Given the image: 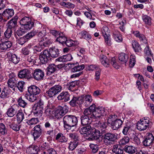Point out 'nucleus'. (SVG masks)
<instances>
[{
	"label": "nucleus",
	"instance_id": "obj_4",
	"mask_svg": "<svg viewBox=\"0 0 154 154\" xmlns=\"http://www.w3.org/2000/svg\"><path fill=\"white\" fill-rule=\"evenodd\" d=\"M100 58L102 64L105 67H109L111 65L116 69L119 68V66L117 64L115 57H112L108 59L107 57L103 55L100 56Z\"/></svg>",
	"mask_w": 154,
	"mask_h": 154
},
{
	"label": "nucleus",
	"instance_id": "obj_60",
	"mask_svg": "<svg viewBox=\"0 0 154 154\" xmlns=\"http://www.w3.org/2000/svg\"><path fill=\"white\" fill-rule=\"evenodd\" d=\"M90 146L92 152L93 153H95L97 152L99 148L97 145L92 144L90 145Z\"/></svg>",
	"mask_w": 154,
	"mask_h": 154
},
{
	"label": "nucleus",
	"instance_id": "obj_50",
	"mask_svg": "<svg viewBox=\"0 0 154 154\" xmlns=\"http://www.w3.org/2000/svg\"><path fill=\"white\" fill-rule=\"evenodd\" d=\"M8 29H12L17 26V20H10L8 23Z\"/></svg>",
	"mask_w": 154,
	"mask_h": 154
},
{
	"label": "nucleus",
	"instance_id": "obj_19",
	"mask_svg": "<svg viewBox=\"0 0 154 154\" xmlns=\"http://www.w3.org/2000/svg\"><path fill=\"white\" fill-rule=\"evenodd\" d=\"M81 96L79 97L73 96L69 103L70 106L72 107L76 106L78 105H81V103H82L81 101Z\"/></svg>",
	"mask_w": 154,
	"mask_h": 154
},
{
	"label": "nucleus",
	"instance_id": "obj_42",
	"mask_svg": "<svg viewBox=\"0 0 154 154\" xmlns=\"http://www.w3.org/2000/svg\"><path fill=\"white\" fill-rule=\"evenodd\" d=\"M66 39V37L63 33H61L56 39V41L63 45L64 44Z\"/></svg>",
	"mask_w": 154,
	"mask_h": 154
},
{
	"label": "nucleus",
	"instance_id": "obj_30",
	"mask_svg": "<svg viewBox=\"0 0 154 154\" xmlns=\"http://www.w3.org/2000/svg\"><path fill=\"white\" fill-rule=\"evenodd\" d=\"M14 14V11L13 9H7L2 13V16L5 18L8 19L13 16Z\"/></svg>",
	"mask_w": 154,
	"mask_h": 154
},
{
	"label": "nucleus",
	"instance_id": "obj_63",
	"mask_svg": "<svg viewBox=\"0 0 154 154\" xmlns=\"http://www.w3.org/2000/svg\"><path fill=\"white\" fill-rule=\"evenodd\" d=\"M27 41V40L25 36H24L18 39L17 40V42L18 44L21 45H23Z\"/></svg>",
	"mask_w": 154,
	"mask_h": 154
},
{
	"label": "nucleus",
	"instance_id": "obj_29",
	"mask_svg": "<svg viewBox=\"0 0 154 154\" xmlns=\"http://www.w3.org/2000/svg\"><path fill=\"white\" fill-rule=\"evenodd\" d=\"M113 37L115 40L118 42H121L122 41V38L120 32L117 30H115L112 33Z\"/></svg>",
	"mask_w": 154,
	"mask_h": 154
},
{
	"label": "nucleus",
	"instance_id": "obj_15",
	"mask_svg": "<svg viewBox=\"0 0 154 154\" xmlns=\"http://www.w3.org/2000/svg\"><path fill=\"white\" fill-rule=\"evenodd\" d=\"M18 77L20 79H29L32 78L30 70L27 69H23L20 70L18 74Z\"/></svg>",
	"mask_w": 154,
	"mask_h": 154
},
{
	"label": "nucleus",
	"instance_id": "obj_1",
	"mask_svg": "<svg viewBox=\"0 0 154 154\" xmlns=\"http://www.w3.org/2000/svg\"><path fill=\"white\" fill-rule=\"evenodd\" d=\"M105 112V109L101 106L96 107L94 104H92L88 108L85 109L83 112L84 115L92 119L100 118Z\"/></svg>",
	"mask_w": 154,
	"mask_h": 154
},
{
	"label": "nucleus",
	"instance_id": "obj_58",
	"mask_svg": "<svg viewBox=\"0 0 154 154\" xmlns=\"http://www.w3.org/2000/svg\"><path fill=\"white\" fill-rule=\"evenodd\" d=\"M38 122V120L37 118H32L28 120L26 123L29 125H33L37 124Z\"/></svg>",
	"mask_w": 154,
	"mask_h": 154
},
{
	"label": "nucleus",
	"instance_id": "obj_34",
	"mask_svg": "<svg viewBox=\"0 0 154 154\" xmlns=\"http://www.w3.org/2000/svg\"><path fill=\"white\" fill-rule=\"evenodd\" d=\"M56 140L61 143H66L68 140V139L61 133H59L56 135Z\"/></svg>",
	"mask_w": 154,
	"mask_h": 154
},
{
	"label": "nucleus",
	"instance_id": "obj_9",
	"mask_svg": "<svg viewBox=\"0 0 154 154\" xmlns=\"http://www.w3.org/2000/svg\"><path fill=\"white\" fill-rule=\"evenodd\" d=\"M81 105H83L84 106L88 107L89 106L93 101V98L92 96L89 94L86 95H82Z\"/></svg>",
	"mask_w": 154,
	"mask_h": 154
},
{
	"label": "nucleus",
	"instance_id": "obj_38",
	"mask_svg": "<svg viewBox=\"0 0 154 154\" xmlns=\"http://www.w3.org/2000/svg\"><path fill=\"white\" fill-rule=\"evenodd\" d=\"M124 150L126 152L131 154L135 153L136 151L135 147L132 146H125Z\"/></svg>",
	"mask_w": 154,
	"mask_h": 154
},
{
	"label": "nucleus",
	"instance_id": "obj_18",
	"mask_svg": "<svg viewBox=\"0 0 154 154\" xmlns=\"http://www.w3.org/2000/svg\"><path fill=\"white\" fill-rule=\"evenodd\" d=\"M44 72L40 69H36L33 73V78L37 80H40L43 79L44 76Z\"/></svg>",
	"mask_w": 154,
	"mask_h": 154
},
{
	"label": "nucleus",
	"instance_id": "obj_51",
	"mask_svg": "<svg viewBox=\"0 0 154 154\" xmlns=\"http://www.w3.org/2000/svg\"><path fill=\"white\" fill-rule=\"evenodd\" d=\"M116 116L115 115H109L107 119V123L110 124L111 126L112 125V123L116 119Z\"/></svg>",
	"mask_w": 154,
	"mask_h": 154
},
{
	"label": "nucleus",
	"instance_id": "obj_24",
	"mask_svg": "<svg viewBox=\"0 0 154 154\" xmlns=\"http://www.w3.org/2000/svg\"><path fill=\"white\" fill-rule=\"evenodd\" d=\"M133 33L136 37L139 38L141 42L145 44L147 43V41L145 35L142 34L140 33L139 31H134Z\"/></svg>",
	"mask_w": 154,
	"mask_h": 154
},
{
	"label": "nucleus",
	"instance_id": "obj_31",
	"mask_svg": "<svg viewBox=\"0 0 154 154\" xmlns=\"http://www.w3.org/2000/svg\"><path fill=\"white\" fill-rule=\"evenodd\" d=\"M112 151L116 154H125L124 153V150L122 149L121 146L118 144L113 146Z\"/></svg>",
	"mask_w": 154,
	"mask_h": 154
},
{
	"label": "nucleus",
	"instance_id": "obj_32",
	"mask_svg": "<svg viewBox=\"0 0 154 154\" xmlns=\"http://www.w3.org/2000/svg\"><path fill=\"white\" fill-rule=\"evenodd\" d=\"M81 128L79 132L82 134H89L91 133V131L92 129L90 125H87Z\"/></svg>",
	"mask_w": 154,
	"mask_h": 154
},
{
	"label": "nucleus",
	"instance_id": "obj_23",
	"mask_svg": "<svg viewBox=\"0 0 154 154\" xmlns=\"http://www.w3.org/2000/svg\"><path fill=\"white\" fill-rule=\"evenodd\" d=\"M123 122L121 119H116L111 126V128L113 130H117L122 127Z\"/></svg>",
	"mask_w": 154,
	"mask_h": 154
},
{
	"label": "nucleus",
	"instance_id": "obj_59",
	"mask_svg": "<svg viewBox=\"0 0 154 154\" xmlns=\"http://www.w3.org/2000/svg\"><path fill=\"white\" fill-rule=\"evenodd\" d=\"M77 50L79 51L77 53V55L79 56L80 57H83V54L85 53V49L83 48H77Z\"/></svg>",
	"mask_w": 154,
	"mask_h": 154
},
{
	"label": "nucleus",
	"instance_id": "obj_5",
	"mask_svg": "<svg viewBox=\"0 0 154 154\" xmlns=\"http://www.w3.org/2000/svg\"><path fill=\"white\" fill-rule=\"evenodd\" d=\"M118 135L116 134L107 133L103 135V141L107 145L113 144L118 139Z\"/></svg>",
	"mask_w": 154,
	"mask_h": 154
},
{
	"label": "nucleus",
	"instance_id": "obj_57",
	"mask_svg": "<svg viewBox=\"0 0 154 154\" xmlns=\"http://www.w3.org/2000/svg\"><path fill=\"white\" fill-rule=\"evenodd\" d=\"M42 154H57L56 151L53 148H50L43 151Z\"/></svg>",
	"mask_w": 154,
	"mask_h": 154
},
{
	"label": "nucleus",
	"instance_id": "obj_14",
	"mask_svg": "<svg viewBox=\"0 0 154 154\" xmlns=\"http://www.w3.org/2000/svg\"><path fill=\"white\" fill-rule=\"evenodd\" d=\"M154 140V137L151 133H146L145 138L143 141V145L145 146H149L152 144Z\"/></svg>",
	"mask_w": 154,
	"mask_h": 154
},
{
	"label": "nucleus",
	"instance_id": "obj_21",
	"mask_svg": "<svg viewBox=\"0 0 154 154\" xmlns=\"http://www.w3.org/2000/svg\"><path fill=\"white\" fill-rule=\"evenodd\" d=\"M70 95L68 92H63L58 96L57 98L59 100H62L63 101L66 102L70 100Z\"/></svg>",
	"mask_w": 154,
	"mask_h": 154
},
{
	"label": "nucleus",
	"instance_id": "obj_45",
	"mask_svg": "<svg viewBox=\"0 0 154 154\" xmlns=\"http://www.w3.org/2000/svg\"><path fill=\"white\" fill-rule=\"evenodd\" d=\"M17 102L20 106L23 108L26 107L28 104L27 102L22 97L18 99Z\"/></svg>",
	"mask_w": 154,
	"mask_h": 154
},
{
	"label": "nucleus",
	"instance_id": "obj_20",
	"mask_svg": "<svg viewBox=\"0 0 154 154\" xmlns=\"http://www.w3.org/2000/svg\"><path fill=\"white\" fill-rule=\"evenodd\" d=\"M26 20H20V23L21 25L24 26V28L29 30L34 26V23L31 20L26 21Z\"/></svg>",
	"mask_w": 154,
	"mask_h": 154
},
{
	"label": "nucleus",
	"instance_id": "obj_41",
	"mask_svg": "<svg viewBox=\"0 0 154 154\" xmlns=\"http://www.w3.org/2000/svg\"><path fill=\"white\" fill-rule=\"evenodd\" d=\"M10 96V93L9 91L4 89L2 91L0 95V97L4 100L9 98Z\"/></svg>",
	"mask_w": 154,
	"mask_h": 154
},
{
	"label": "nucleus",
	"instance_id": "obj_27",
	"mask_svg": "<svg viewBox=\"0 0 154 154\" xmlns=\"http://www.w3.org/2000/svg\"><path fill=\"white\" fill-rule=\"evenodd\" d=\"M46 70L47 75H50L57 71V68L56 65L54 64H50L47 67Z\"/></svg>",
	"mask_w": 154,
	"mask_h": 154
},
{
	"label": "nucleus",
	"instance_id": "obj_28",
	"mask_svg": "<svg viewBox=\"0 0 154 154\" xmlns=\"http://www.w3.org/2000/svg\"><path fill=\"white\" fill-rule=\"evenodd\" d=\"M144 122L142 121L141 120L137 122L136 125L137 128L140 131H144L149 128L147 124H145Z\"/></svg>",
	"mask_w": 154,
	"mask_h": 154
},
{
	"label": "nucleus",
	"instance_id": "obj_61",
	"mask_svg": "<svg viewBox=\"0 0 154 154\" xmlns=\"http://www.w3.org/2000/svg\"><path fill=\"white\" fill-rule=\"evenodd\" d=\"M144 52L145 54L147 56L152 57L153 56V54L152 53L150 49H149L148 46H146L144 49Z\"/></svg>",
	"mask_w": 154,
	"mask_h": 154
},
{
	"label": "nucleus",
	"instance_id": "obj_40",
	"mask_svg": "<svg viewBox=\"0 0 154 154\" xmlns=\"http://www.w3.org/2000/svg\"><path fill=\"white\" fill-rule=\"evenodd\" d=\"M32 44L30 43L27 46L23 48L22 49L21 51L23 54L25 55H28L30 53V51L29 49H30L32 48Z\"/></svg>",
	"mask_w": 154,
	"mask_h": 154
},
{
	"label": "nucleus",
	"instance_id": "obj_43",
	"mask_svg": "<svg viewBox=\"0 0 154 154\" xmlns=\"http://www.w3.org/2000/svg\"><path fill=\"white\" fill-rule=\"evenodd\" d=\"M80 34H81V37L82 38L86 39L87 40H90L91 38V34L85 31H82Z\"/></svg>",
	"mask_w": 154,
	"mask_h": 154
},
{
	"label": "nucleus",
	"instance_id": "obj_8",
	"mask_svg": "<svg viewBox=\"0 0 154 154\" xmlns=\"http://www.w3.org/2000/svg\"><path fill=\"white\" fill-rule=\"evenodd\" d=\"M62 87L59 85H56L51 88L46 92V94L50 97H52L62 90Z\"/></svg>",
	"mask_w": 154,
	"mask_h": 154
},
{
	"label": "nucleus",
	"instance_id": "obj_35",
	"mask_svg": "<svg viewBox=\"0 0 154 154\" xmlns=\"http://www.w3.org/2000/svg\"><path fill=\"white\" fill-rule=\"evenodd\" d=\"M46 33V29L45 28H43L42 31L40 32L38 34V36L39 38H41L40 42L42 41H45L47 40H49L51 42V41L50 40H48V39H47V37H45V35Z\"/></svg>",
	"mask_w": 154,
	"mask_h": 154
},
{
	"label": "nucleus",
	"instance_id": "obj_33",
	"mask_svg": "<svg viewBox=\"0 0 154 154\" xmlns=\"http://www.w3.org/2000/svg\"><path fill=\"white\" fill-rule=\"evenodd\" d=\"M132 45L135 52H139L141 51L142 48L137 41L135 40L132 41Z\"/></svg>",
	"mask_w": 154,
	"mask_h": 154
},
{
	"label": "nucleus",
	"instance_id": "obj_3",
	"mask_svg": "<svg viewBox=\"0 0 154 154\" xmlns=\"http://www.w3.org/2000/svg\"><path fill=\"white\" fill-rule=\"evenodd\" d=\"M63 126L65 128L70 129L76 125L78 122L77 117L72 115H66L63 119Z\"/></svg>",
	"mask_w": 154,
	"mask_h": 154
},
{
	"label": "nucleus",
	"instance_id": "obj_17",
	"mask_svg": "<svg viewBox=\"0 0 154 154\" xmlns=\"http://www.w3.org/2000/svg\"><path fill=\"white\" fill-rule=\"evenodd\" d=\"M12 43L9 41H4V39L0 40V49L3 51H6L12 46Z\"/></svg>",
	"mask_w": 154,
	"mask_h": 154
},
{
	"label": "nucleus",
	"instance_id": "obj_12",
	"mask_svg": "<svg viewBox=\"0 0 154 154\" xmlns=\"http://www.w3.org/2000/svg\"><path fill=\"white\" fill-rule=\"evenodd\" d=\"M51 43V42L49 40H47L45 41H42L40 42V46H39L35 45L34 46H32V48L33 50L34 53H36L37 52H40L42 48L44 47L48 46L49 44Z\"/></svg>",
	"mask_w": 154,
	"mask_h": 154
},
{
	"label": "nucleus",
	"instance_id": "obj_62",
	"mask_svg": "<svg viewBox=\"0 0 154 154\" xmlns=\"http://www.w3.org/2000/svg\"><path fill=\"white\" fill-rule=\"evenodd\" d=\"M12 29L8 28L4 33L5 37L7 38H9L12 35Z\"/></svg>",
	"mask_w": 154,
	"mask_h": 154
},
{
	"label": "nucleus",
	"instance_id": "obj_36",
	"mask_svg": "<svg viewBox=\"0 0 154 154\" xmlns=\"http://www.w3.org/2000/svg\"><path fill=\"white\" fill-rule=\"evenodd\" d=\"M128 58V55L124 53H121L119 55V60L122 63H126L127 62Z\"/></svg>",
	"mask_w": 154,
	"mask_h": 154
},
{
	"label": "nucleus",
	"instance_id": "obj_37",
	"mask_svg": "<svg viewBox=\"0 0 154 154\" xmlns=\"http://www.w3.org/2000/svg\"><path fill=\"white\" fill-rule=\"evenodd\" d=\"M17 121L20 124L24 119V114L21 110H19L16 114Z\"/></svg>",
	"mask_w": 154,
	"mask_h": 154
},
{
	"label": "nucleus",
	"instance_id": "obj_53",
	"mask_svg": "<svg viewBox=\"0 0 154 154\" xmlns=\"http://www.w3.org/2000/svg\"><path fill=\"white\" fill-rule=\"evenodd\" d=\"M28 29L23 27H21L16 32L15 35H16V34H17L18 36H21L24 34Z\"/></svg>",
	"mask_w": 154,
	"mask_h": 154
},
{
	"label": "nucleus",
	"instance_id": "obj_48",
	"mask_svg": "<svg viewBox=\"0 0 154 154\" xmlns=\"http://www.w3.org/2000/svg\"><path fill=\"white\" fill-rule=\"evenodd\" d=\"M25 85V82L23 81L19 82L16 83V87H17L18 90L21 92L23 91L24 87Z\"/></svg>",
	"mask_w": 154,
	"mask_h": 154
},
{
	"label": "nucleus",
	"instance_id": "obj_46",
	"mask_svg": "<svg viewBox=\"0 0 154 154\" xmlns=\"http://www.w3.org/2000/svg\"><path fill=\"white\" fill-rule=\"evenodd\" d=\"M130 140V138L127 136H125L121 139L119 141L120 146H124L128 143Z\"/></svg>",
	"mask_w": 154,
	"mask_h": 154
},
{
	"label": "nucleus",
	"instance_id": "obj_25",
	"mask_svg": "<svg viewBox=\"0 0 154 154\" xmlns=\"http://www.w3.org/2000/svg\"><path fill=\"white\" fill-rule=\"evenodd\" d=\"M81 124L83 126L88 125L92 122L91 119L84 115L81 117Z\"/></svg>",
	"mask_w": 154,
	"mask_h": 154
},
{
	"label": "nucleus",
	"instance_id": "obj_49",
	"mask_svg": "<svg viewBox=\"0 0 154 154\" xmlns=\"http://www.w3.org/2000/svg\"><path fill=\"white\" fill-rule=\"evenodd\" d=\"M8 129L5 125L3 123H0V133L2 135L7 134Z\"/></svg>",
	"mask_w": 154,
	"mask_h": 154
},
{
	"label": "nucleus",
	"instance_id": "obj_22",
	"mask_svg": "<svg viewBox=\"0 0 154 154\" xmlns=\"http://www.w3.org/2000/svg\"><path fill=\"white\" fill-rule=\"evenodd\" d=\"M39 150V147L35 145L30 146L26 150V152L29 154H37Z\"/></svg>",
	"mask_w": 154,
	"mask_h": 154
},
{
	"label": "nucleus",
	"instance_id": "obj_47",
	"mask_svg": "<svg viewBox=\"0 0 154 154\" xmlns=\"http://www.w3.org/2000/svg\"><path fill=\"white\" fill-rule=\"evenodd\" d=\"M16 80L8 79L7 82L8 86L9 87L13 88V90L15 91V87L16 86Z\"/></svg>",
	"mask_w": 154,
	"mask_h": 154
},
{
	"label": "nucleus",
	"instance_id": "obj_7",
	"mask_svg": "<svg viewBox=\"0 0 154 154\" xmlns=\"http://www.w3.org/2000/svg\"><path fill=\"white\" fill-rule=\"evenodd\" d=\"M68 107L66 105H64L63 106H58L55 111V117L57 119L62 118L68 112Z\"/></svg>",
	"mask_w": 154,
	"mask_h": 154
},
{
	"label": "nucleus",
	"instance_id": "obj_11",
	"mask_svg": "<svg viewBox=\"0 0 154 154\" xmlns=\"http://www.w3.org/2000/svg\"><path fill=\"white\" fill-rule=\"evenodd\" d=\"M33 130L31 133L33 137L34 140H35L41 136L42 132V128L40 125H35Z\"/></svg>",
	"mask_w": 154,
	"mask_h": 154
},
{
	"label": "nucleus",
	"instance_id": "obj_39",
	"mask_svg": "<svg viewBox=\"0 0 154 154\" xmlns=\"http://www.w3.org/2000/svg\"><path fill=\"white\" fill-rule=\"evenodd\" d=\"M85 67V66L84 64H82L79 65L78 64L74 67L71 68V72H75L78 71H80L81 70H83Z\"/></svg>",
	"mask_w": 154,
	"mask_h": 154
},
{
	"label": "nucleus",
	"instance_id": "obj_6",
	"mask_svg": "<svg viewBox=\"0 0 154 154\" xmlns=\"http://www.w3.org/2000/svg\"><path fill=\"white\" fill-rule=\"evenodd\" d=\"M44 108V102L41 99L34 105L33 108L35 111V113L39 118L42 116L43 114Z\"/></svg>",
	"mask_w": 154,
	"mask_h": 154
},
{
	"label": "nucleus",
	"instance_id": "obj_44",
	"mask_svg": "<svg viewBox=\"0 0 154 154\" xmlns=\"http://www.w3.org/2000/svg\"><path fill=\"white\" fill-rule=\"evenodd\" d=\"M9 60L15 64H17L20 61V59L14 54H11L9 58Z\"/></svg>",
	"mask_w": 154,
	"mask_h": 154
},
{
	"label": "nucleus",
	"instance_id": "obj_64",
	"mask_svg": "<svg viewBox=\"0 0 154 154\" xmlns=\"http://www.w3.org/2000/svg\"><path fill=\"white\" fill-rule=\"evenodd\" d=\"M76 85V82H72L69 84V87H68V89L71 91H74L75 89V88Z\"/></svg>",
	"mask_w": 154,
	"mask_h": 154
},
{
	"label": "nucleus",
	"instance_id": "obj_54",
	"mask_svg": "<svg viewBox=\"0 0 154 154\" xmlns=\"http://www.w3.org/2000/svg\"><path fill=\"white\" fill-rule=\"evenodd\" d=\"M78 142L77 141L71 142L69 143V149L71 151L74 149L78 145Z\"/></svg>",
	"mask_w": 154,
	"mask_h": 154
},
{
	"label": "nucleus",
	"instance_id": "obj_56",
	"mask_svg": "<svg viewBox=\"0 0 154 154\" xmlns=\"http://www.w3.org/2000/svg\"><path fill=\"white\" fill-rule=\"evenodd\" d=\"M36 33L37 32L36 31H33L28 33L24 36L28 41L36 35Z\"/></svg>",
	"mask_w": 154,
	"mask_h": 154
},
{
	"label": "nucleus",
	"instance_id": "obj_52",
	"mask_svg": "<svg viewBox=\"0 0 154 154\" xmlns=\"http://www.w3.org/2000/svg\"><path fill=\"white\" fill-rule=\"evenodd\" d=\"M10 128L12 129L15 131H18L20 130L19 125L15 124L14 122H12L10 124L8 125Z\"/></svg>",
	"mask_w": 154,
	"mask_h": 154
},
{
	"label": "nucleus",
	"instance_id": "obj_26",
	"mask_svg": "<svg viewBox=\"0 0 154 154\" xmlns=\"http://www.w3.org/2000/svg\"><path fill=\"white\" fill-rule=\"evenodd\" d=\"M49 54H50V57L55 58L58 57L59 55V50L55 48H50L49 49Z\"/></svg>",
	"mask_w": 154,
	"mask_h": 154
},
{
	"label": "nucleus",
	"instance_id": "obj_16",
	"mask_svg": "<svg viewBox=\"0 0 154 154\" xmlns=\"http://www.w3.org/2000/svg\"><path fill=\"white\" fill-rule=\"evenodd\" d=\"M19 109V106L17 104H14L10 106L8 109L6 114L8 116L13 117L16 114Z\"/></svg>",
	"mask_w": 154,
	"mask_h": 154
},
{
	"label": "nucleus",
	"instance_id": "obj_2",
	"mask_svg": "<svg viewBox=\"0 0 154 154\" xmlns=\"http://www.w3.org/2000/svg\"><path fill=\"white\" fill-rule=\"evenodd\" d=\"M28 93L25 94L24 97L30 102H34L37 99L36 95L39 94L41 91L38 87L32 85L28 87Z\"/></svg>",
	"mask_w": 154,
	"mask_h": 154
},
{
	"label": "nucleus",
	"instance_id": "obj_13",
	"mask_svg": "<svg viewBox=\"0 0 154 154\" xmlns=\"http://www.w3.org/2000/svg\"><path fill=\"white\" fill-rule=\"evenodd\" d=\"M39 58L42 64L48 63L51 59L49 51L46 50H44L39 55Z\"/></svg>",
	"mask_w": 154,
	"mask_h": 154
},
{
	"label": "nucleus",
	"instance_id": "obj_10",
	"mask_svg": "<svg viewBox=\"0 0 154 154\" xmlns=\"http://www.w3.org/2000/svg\"><path fill=\"white\" fill-rule=\"evenodd\" d=\"M89 135L90 137L88 140L89 141L98 140L101 136L100 131L95 128L92 129Z\"/></svg>",
	"mask_w": 154,
	"mask_h": 154
},
{
	"label": "nucleus",
	"instance_id": "obj_55",
	"mask_svg": "<svg viewBox=\"0 0 154 154\" xmlns=\"http://www.w3.org/2000/svg\"><path fill=\"white\" fill-rule=\"evenodd\" d=\"M109 31L110 30L107 26H104L102 29V35L104 37L106 36V35L107 36L110 35L109 33Z\"/></svg>",
	"mask_w": 154,
	"mask_h": 154
}]
</instances>
